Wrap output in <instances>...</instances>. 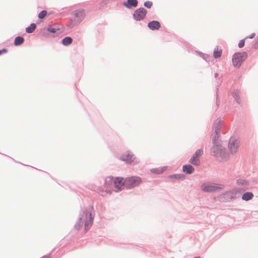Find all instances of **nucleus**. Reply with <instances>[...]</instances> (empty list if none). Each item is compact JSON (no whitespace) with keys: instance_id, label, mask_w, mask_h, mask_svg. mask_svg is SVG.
I'll return each mask as SVG.
<instances>
[{"instance_id":"1","label":"nucleus","mask_w":258,"mask_h":258,"mask_svg":"<svg viewBox=\"0 0 258 258\" xmlns=\"http://www.w3.org/2000/svg\"><path fill=\"white\" fill-rule=\"evenodd\" d=\"M94 217L91 212L89 211L83 212L79 218L78 222L75 225L77 230H79L82 227L83 225H85V230L87 231L90 229L93 224Z\"/></svg>"},{"instance_id":"2","label":"nucleus","mask_w":258,"mask_h":258,"mask_svg":"<svg viewBox=\"0 0 258 258\" xmlns=\"http://www.w3.org/2000/svg\"><path fill=\"white\" fill-rule=\"evenodd\" d=\"M222 184H217L212 183H206L201 186V189L205 192H212L221 190L223 188Z\"/></svg>"},{"instance_id":"3","label":"nucleus","mask_w":258,"mask_h":258,"mask_svg":"<svg viewBox=\"0 0 258 258\" xmlns=\"http://www.w3.org/2000/svg\"><path fill=\"white\" fill-rule=\"evenodd\" d=\"M246 57L247 54L244 52L234 54L232 58V62L234 66L235 67H239Z\"/></svg>"},{"instance_id":"4","label":"nucleus","mask_w":258,"mask_h":258,"mask_svg":"<svg viewBox=\"0 0 258 258\" xmlns=\"http://www.w3.org/2000/svg\"><path fill=\"white\" fill-rule=\"evenodd\" d=\"M142 182V179L139 177H130L125 179V186L128 188L134 187Z\"/></svg>"},{"instance_id":"5","label":"nucleus","mask_w":258,"mask_h":258,"mask_svg":"<svg viewBox=\"0 0 258 258\" xmlns=\"http://www.w3.org/2000/svg\"><path fill=\"white\" fill-rule=\"evenodd\" d=\"M211 154L216 156L223 158L226 157L225 149L220 145H214L211 149Z\"/></svg>"},{"instance_id":"6","label":"nucleus","mask_w":258,"mask_h":258,"mask_svg":"<svg viewBox=\"0 0 258 258\" xmlns=\"http://www.w3.org/2000/svg\"><path fill=\"white\" fill-rule=\"evenodd\" d=\"M113 185V178L112 177H107L105 178L103 187H102V191H105L106 192H110L111 188Z\"/></svg>"},{"instance_id":"7","label":"nucleus","mask_w":258,"mask_h":258,"mask_svg":"<svg viewBox=\"0 0 258 258\" xmlns=\"http://www.w3.org/2000/svg\"><path fill=\"white\" fill-rule=\"evenodd\" d=\"M147 12L144 8H139L135 11L133 15L134 18L137 21H141L145 18Z\"/></svg>"},{"instance_id":"8","label":"nucleus","mask_w":258,"mask_h":258,"mask_svg":"<svg viewBox=\"0 0 258 258\" xmlns=\"http://www.w3.org/2000/svg\"><path fill=\"white\" fill-rule=\"evenodd\" d=\"M121 159L127 163H132L136 161V157L129 152H126L122 154L121 156Z\"/></svg>"},{"instance_id":"9","label":"nucleus","mask_w":258,"mask_h":258,"mask_svg":"<svg viewBox=\"0 0 258 258\" xmlns=\"http://www.w3.org/2000/svg\"><path fill=\"white\" fill-rule=\"evenodd\" d=\"M239 147V142L235 139H231L229 144V148L232 153H235Z\"/></svg>"},{"instance_id":"10","label":"nucleus","mask_w":258,"mask_h":258,"mask_svg":"<svg viewBox=\"0 0 258 258\" xmlns=\"http://www.w3.org/2000/svg\"><path fill=\"white\" fill-rule=\"evenodd\" d=\"M113 184L116 188L120 189L122 186H125V180L121 177H116L113 179Z\"/></svg>"},{"instance_id":"11","label":"nucleus","mask_w":258,"mask_h":258,"mask_svg":"<svg viewBox=\"0 0 258 258\" xmlns=\"http://www.w3.org/2000/svg\"><path fill=\"white\" fill-rule=\"evenodd\" d=\"M148 27L152 30L159 29L160 27V23L157 21H153L148 23Z\"/></svg>"},{"instance_id":"12","label":"nucleus","mask_w":258,"mask_h":258,"mask_svg":"<svg viewBox=\"0 0 258 258\" xmlns=\"http://www.w3.org/2000/svg\"><path fill=\"white\" fill-rule=\"evenodd\" d=\"M137 5L138 1L137 0H127L124 3V5L128 8H131L132 7H136Z\"/></svg>"},{"instance_id":"13","label":"nucleus","mask_w":258,"mask_h":258,"mask_svg":"<svg viewBox=\"0 0 258 258\" xmlns=\"http://www.w3.org/2000/svg\"><path fill=\"white\" fill-rule=\"evenodd\" d=\"M167 169L166 166H164L161 168H156L151 169V171L155 174H161L164 172Z\"/></svg>"},{"instance_id":"14","label":"nucleus","mask_w":258,"mask_h":258,"mask_svg":"<svg viewBox=\"0 0 258 258\" xmlns=\"http://www.w3.org/2000/svg\"><path fill=\"white\" fill-rule=\"evenodd\" d=\"M183 171L187 174H191L194 171V168L190 165H184L183 166Z\"/></svg>"},{"instance_id":"15","label":"nucleus","mask_w":258,"mask_h":258,"mask_svg":"<svg viewBox=\"0 0 258 258\" xmlns=\"http://www.w3.org/2000/svg\"><path fill=\"white\" fill-rule=\"evenodd\" d=\"M253 197V195L251 192H246L244 194L242 197V199L244 201H248Z\"/></svg>"},{"instance_id":"16","label":"nucleus","mask_w":258,"mask_h":258,"mask_svg":"<svg viewBox=\"0 0 258 258\" xmlns=\"http://www.w3.org/2000/svg\"><path fill=\"white\" fill-rule=\"evenodd\" d=\"M222 53V50L221 49H219V48L216 47L215 48L214 50L213 55L215 58H219L221 56Z\"/></svg>"},{"instance_id":"17","label":"nucleus","mask_w":258,"mask_h":258,"mask_svg":"<svg viewBox=\"0 0 258 258\" xmlns=\"http://www.w3.org/2000/svg\"><path fill=\"white\" fill-rule=\"evenodd\" d=\"M72 39L70 37H66L62 40V44L64 45H69L72 42Z\"/></svg>"},{"instance_id":"18","label":"nucleus","mask_w":258,"mask_h":258,"mask_svg":"<svg viewBox=\"0 0 258 258\" xmlns=\"http://www.w3.org/2000/svg\"><path fill=\"white\" fill-rule=\"evenodd\" d=\"M190 162L194 165H199L200 164V158L194 155L190 159Z\"/></svg>"},{"instance_id":"19","label":"nucleus","mask_w":258,"mask_h":258,"mask_svg":"<svg viewBox=\"0 0 258 258\" xmlns=\"http://www.w3.org/2000/svg\"><path fill=\"white\" fill-rule=\"evenodd\" d=\"M24 42V38L21 37H17L14 41V44L16 46L20 45Z\"/></svg>"},{"instance_id":"20","label":"nucleus","mask_w":258,"mask_h":258,"mask_svg":"<svg viewBox=\"0 0 258 258\" xmlns=\"http://www.w3.org/2000/svg\"><path fill=\"white\" fill-rule=\"evenodd\" d=\"M36 28V25L34 23H32L30 25V26L27 27L26 28V31L27 33H30L33 32Z\"/></svg>"},{"instance_id":"21","label":"nucleus","mask_w":258,"mask_h":258,"mask_svg":"<svg viewBox=\"0 0 258 258\" xmlns=\"http://www.w3.org/2000/svg\"><path fill=\"white\" fill-rule=\"evenodd\" d=\"M233 96L238 103L240 102L239 93L237 91H235L233 93Z\"/></svg>"},{"instance_id":"22","label":"nucleus","mask_w":258,"mask_h":258,"mask_svg":"<svg viewBox=\"0 0 258 258\" xmlns=\"http://www.w3.org/2000/svg\"><path fill=\"white\" fill-rule=\"evenodd\" d=\"M203 153V150L199 149V150H198L196 152V153L194 154V155L197 156V157H198V158H200L202 156Z\"/></svg>"},{"instance_id":"23","label":"nucleus","mask_w":258,"mask_h":258,"mask_svg":"<svg viewBox=\"0 0 258 258\" xmlns=\"http://www.w3.org/2000/svg\"><path fill=\"white\" fill-rule=\"evenodd\" d=\"M47 14V12L46 11H41L38 15V17L40 19L43 18Z\"/></svg>"},{"instance_id":"24","label":"nucleus","mask_w":258,"mask_h":258,"mask_svg":"<svg viewBox=\"0 0 258 258\" xmlns=\"http://www.w3.org/2000/svg\"><path fill=\"white\" fill-rule=\"evenodd\" d=\"M220 121H219V120L217 121L216 125L215 126V132L216 133V134H217L218 132L220 130L221 127L220 126Z\"/></svg>"},{"instance_id":"25","label":"nucleus","mask_w":258,"mask_h":258,"mask_svg":"<svg viewBox=\"0 0 258 258\" xmlns=\"http://www.w3.org/2000/svg\"><path fill=\"white\" fill-rule=\"evenodd\" d=\"M144 6L147 8H150L152 6V3L149 1L146 2L144 3Z\"/></svg>"},{"instance_id":"26","label":"nucleus","mask_w":258,"mask_h":258,"mask_svg":"<svg viewBox=\"0 0 258 258\" xmlns=\"http://www.w3.org/2000/svg\"><path fill=\"white\" fill-rule=\"evenodd\" d=\"M245 44V41L244 39L241 40L238 43V46L240 48H242L244 46Z\"/></svg>"},{"instance_id":"27","label":"nucleus","mask_w":258,"mask_h":258,"mask_svg":"<svg viewBox=\"0 0 258 258\" xmlns=\"http://www.w3.org/2000/svg\"><path fill=\"white\" fill-rule=\"evenodd\" d=\"M47 30L49 32H51V33H55V32H56V29L54 28H52V27H49V28H48Z\"/></svg>"},{"instance_id":"28","label":"nucleus","mask_w":258,"mask_h":258,"mask_svg":"<svg viewBox=\"0 0 258 258\" xmlns=\"http://www.w3.org/2000/svg\"><path fill=\"white\" fill-rule=\"evenodd\" d=\"M255 36V34L254 33H252V34H251L249 36H247L245 38V39H247V38H250V39H252Z\"/></svg>"},{"instance_id":"29","label":"nucleus","mask_w":258,"mask_h":258,"mask_svg":"<svg viewBox=\"0 0 258 258\" xmlns=\"http://www.w3.org/2000/svg\"><path fill=\"white\" fill-rule=\"evenodd\" d=\"M7 52V50L5 48L0 50V55L2 54L3 53H6Z\"/></svg>"},{"instance_id":"30","label":"nucleus","mask_w":258,"mask_h":258,"mask_svg":"<svg viewBox=\"0 0 258 258\" xmlns=\"http://www.w3.org/2000/svg\"><path fill=\"white\" fill-rule=\"evenodd\" d=\"M171 178L175 177V178H180L181 177V176L180 175H173L170 176Z\"/></svg>"},{"instance_id":"31","label":"nucleus","mask_w":258,"mask_h":258,"mask_svg":"<svg viewBox=\"0 0 258 258\" xmlns=\"http://www.w3.org/2000/svg\"><path fill=\"white\" fill-rule=\"evenodd\" d=\"M44 258H49L48 256H45Z\"/></svg>"},{"instance_id":"32","label":"nucleus","mask_w":258,"mask_h":258,"mask_svg":"<svg viewBox=\"0 0 258 258\" xmlns=\"http://www.w3.org/2000/svg\"><path fill=\"white\" fill-rule=\"evenodd\" d=\"M194 258H201L200 257H194Z\"/></svg>"}]
</instances>
